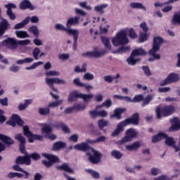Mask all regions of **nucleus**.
I'll use <instances>...</instances> for the list:
<instances>
[{"label":"nucleus","instance_id":"nucleus-59","mask_svg":"<svg viewBox=\"0 0 180 180\" xmlns=\"http://www.w3.org/2000/svg\"><path fill=\"white\" fill-rule=\"evenodd\" d=\"M86 106L85 105H82L81 103H77L73 105V108L75 110H84Z\"/></svg>","mask_w":180,"mask_h":180},{"label":"nucleus","instance_id":"nucleus-48","mask_svg":"<svg viewBox=\"0 0 180 180\" xmlns=\"http://www.w3.org/2000/svg\"><path fill=\"white\" fill-rule=\"evenodd\" d=\"M137 61H140V59H135L134 56L133 54H131V56L127 58V63L129 64V65H136Z\"/></svg>","mask_w":180,"mask_h":180},{"label":"nucleus","instance_id":"nucleus-33","mask_svg":"<svg viewBox=\"0 0 180 180\" xmlns=\"http://www.w3.org/2000/svg\"><path fill=\"white\" fill-rule=\"evenodd\" d=\"M101 41L107 50H112V45H110V41L109 40V38L106 37H101Z\"/></svg>","mask_w":180,"mask_h":180},{"label":"nucleus","instance_id":"nucleus-10","mask_svg":"<svg viewBox=\"0 0 180 180\" xmlns=\"http://www.w3.org/2000/svg\"><path fill=\"white\" fill-rule=\"evenodd\" d=\"M91 151L94 153L93 155L90 152H86V155L89 156V161L94 165L99 164L101 161L102 153L95 150L94 148H91Z\"/></svg>","mask_w":180,"mask_h":180},{"label":"nucleus","instance_id":"nucleus-25","mask_svg":"<svg viewBox=\"0 0 180 180\" xmlns=\"http://www.w3.org/2000/svg\"><path fill=\"white\" fill-rule=\"evenodd\" d=\"M0 140L4 143V144H7V146H13V144H15V141H13L12 138L2 134H0Z\"/></svg>","mask_w":180,"mask_h":180},{"label":"nucleus","instance_id":"nucleus-64","mask_svg":"<svg viewBox=\"0 0 180 180\" xmlns=\"http://www.w3.org/2000/svg\"><path fill=\"white\" fill-rule=\"evenodd\" d=\"M102 105L105 106V108H107V109H109V108L112 106V100H106L105 102L102 103Z\"/></svg>","mask_w":180,"mask_h":180},{"label":"nucleus","instance_id":"nucleus-13","mask_svg":"<svg viewBox=\"0 0 180 180\" xmlns=\"http://www.w3.org/2000/svg\"><path fill=\"white\" fill-rule=\"evenodd\" d=\"M108 53L106 49L102 50L101 51H87L86 53H82V57H88L89 58H99V57H103Z\"/></svg>","mask_w":180,"mask_h":180},{"label":"nucleus","instance_id":"nucleus-15","mask_svg":"<svg viewBox=\"0 0 180 180\" xmlns=\"http://www.w3.org/2000/svg\"><path fill=\"white\" fill-rule=\"evenodd\" d=\"M46 84H48V85H49L52 91H53L54 92H58V90L54 88V84H65V82L64 81V79H60L58 77L46 79Z\"/></svg>","mask_w":180,"mask_h":180},{"label":"nucleus","instance_id":"nucleus-23","mask_svg":"<svg viewBox=\"0 0 180 180\" xmlns=\"http://www.w3.org/2000/svg\"><path fill=\"white\" fill-rule=\"evenodd\" d=\"M77 25H79V17L78 16L69 18L66 22V27L68 29H71L72 26H77Z\"/></svg>","mask_w":180,"mask_h":180},{"label":"nucleus","instance_id":"nucleus-11","mask_svg":"<svg viewBox=\"0 0 180 180\" xmlns=\"http://www.w3.org/2000/svg\"><path fill=\"white\" fill-rule=\"evenodd\" d=\"M6 124L8 126H11L12 127H16V124L18 126L23 127V124H25V121L22 120L20 116L18 115V114H13L11 120L6 121Z\"/></svg>","mask_w":180,"mask_h":180},{"label":"nucleus","instance_id":"nucleus-41","mask_svg":"<svg viewBox=\"0 0 180 180\" xmlns=\"http://www.w3.org/2000/svg\"><path fill=\"white\" fill-rule=\"evenodd\" d=\"M34 140H38V141H43V136L39 134H33L28 139L29 143H33Z\"/></svg>","mask_w":180,"mask_h":180},{"label":"nucleus","instance_id":"nucleus-50","mask_svg":"<svg viewBox=\"0 0 180 180\" xmlns=\"http://www.w3.org/2000/svg\"><path fill=\"white\" fill-rule=\"evenodd\" d=\"M34 59L33 58H25L24 59H21V60H18L17 61V64L18 65H22V64H25V63H33Z\"/></svg>","mask_w":180,"mask_h":180},{"label":"nucleus","instance_id":"nucleus-4","mask_svg":"<svg viewBox=\"0 0 180 180\" xmlns=\"http://www.w3.org/2000/svg\"><path fill=\"white\" fill-rule=\"evenodd\" d=\"M164 44V39L160 37H155L153 38V44L152 49L149 51L150 56H152L155 60H160L161 56L155 53L160 51L161 45Z\"/></svg>","mask_w":180,"mask_h":180},{"label":"nucleus","instance_id":"nucleus-51","mask_svg":"<svg viewBox=\"0 0 180 180\" xmlns=\"http://www.w3.org/2000/svg\"><path fill=\"white\" fill-rule=\"evenodd\" d=\"M75 72H86V63L82 64V69L79 65H77L75 68Z\"/></svg>","mask_w":180,"mask_h":180},{"label":"nucleus","instance_id":"nucleus-52","mask_svg":"<svg viewBox=\"0 0 180 180\" xmlns=\"http://www.w3.org/2000/svg\"><path fill=\"white\" fill-rule=\"evenodd\" d=\"M148 39V35L147 32H140L139 33V42L144 43Z\"/></svg>","mask_w":180,"mask_h":180},{"label":"nucleus","instance_id":"nucleus-36","mask_svg":"<svg viewBox=\"0 0 180 180\" xmlns=\"http://www.w3.org/2000/svg\"><path fill=\"white\" fill-rule=\"evenodd\" d=\"M131 54H132V56L136 57L137 56H146V54H147V53H146V51H144V49L139 48V49H136L132 51Z\"/></svg>","mask_w":180,"mask_h":180},{"label":"nucleus","instance_id":"nucleus-53","mask_svg":"<svg viewBox=\"0 0 180 180\" xmlns=\"http://www.w3.org/2000/svg\"><path fill=\"white\" fill-rule=\"evenodd\" d=\"M28 156L30 157V160H33V161H38V160H40V158H41L40 154L37 153L28 154Z\"/></svg>","mask_w":180,"mask_h":180},{"label":"nucleus","instance_id":"nucleus-54","mask_svg":"<svg viewBox=\"0 0 180 180\" xmlns=\"http://www.w3.org/2000/svg\"><path fill=\"white\" fill-rule=\"evenodd\" d=\"M144 101V96L142 94L136 95L132 99V103H137Z\"/></svg>","mask_w":180,"mask_h":180},{"label":"nucleus","instance_id":"nucleus-22","mask_svg":"<svg viewBox=\"0 0 180 180\" xmlns=\"http://www.w3.org/2000/svg\"><path fill=\"white\" fill-rule=\"evenodd\" d=\"M56 168L60 171H65V172H68V174H75L74 169L70 167V165H68V163H63L60 166H57Z\"/></svg>","mask_w":180,"mask_h":180},{"label":"nucleus","instance_id":"nucleus-55","mask_svg":"<svg viewBox=\"0 0 180 180\" xmlns=\"http://www.w3.org/2000/svg\"><path fill=\"white\" fill-rule=\"evenodd\" d=\"M42 64H43L42 61L36 62V63H34L31 66L26 67L25 70H34L35 68H37L39 65H41Z\"/></svg>","mask_w":180,"mask_h":180},{"label":"nucleus","instance_id":"nucleus-29","mask_svg":"<svg viewBox=\"0 0 180 180\" xmlns=\"http://www.w3.org/2000/svg\"><path fill=\"white\" fill-rule=\"evenodd\" d=\"M109 124V121L104 119H101L98 121V127L99 130H102L103 133H106V129H104L103 127H107Z\"/></svg>","mask_w":180,"mask_h":180},{"label":"nucleus","instance_id":"nucleus-31","mask_svg":"<svg viewBox=\"0 0 180 180\" xmlns=\"http://www.w3.org/2000/svg\"><path fill=\"white\" fill-rule=\"evenodd\" d=\"M130 6L132 9H142V11H147L146 6H144L141 3L132 2L130 4Z\"/></svg>","mask_w":180,"mask_h":180},{"label":"nucleus","instance_id":"nucleus-16","mask_svg":"<svg viewBox=\"0 0 180 180\" xmlns=\"http://www.w3.org/2000/svg\"><path fill=\"white\" fill-rule=\"evenodd\" d=\"M5 8H7L6 15L8 16L11 20H15L16 19V15L13 13V9H16V4L13 3H9L5 5Z\"/></svg>","mask_w":180,"mask_h":180},{"label":"nucleus","instance_id":"nucleus-38","mask_svg":"<svg viewBox=\"0 0 180 180\" xmlns=\"http://www.w3.org/2000/svg\"><path fill=\"white\" fill-rule=\"evenodd\" d=\"M165 139V145L168 146L169 147H173L174 145L176 143L175 139H174V137H169L168 135H167V137Z\"/></svg>","mask_w":180,"mask_h":180},{"label":"nucleus","instance_id":"nucleus-9","mask_svg":"<svg viewBox=\"0 0 180 180\" xmlns=\"http://www.w3.org/2000/svg\"><path fill=\"white\" fill-rule=\"evenodd\" d=\"M39 126L42 127L41 129V133L46 134L49 140L53 141L57 139V136H56V134H51L53 133V127L50 126V124L47 123H41L39 124Z\"/></svg>","mask_w":180,"mask_h":180},{"label":"nucleus","instance_id":"nucleus-7","mask_svg":"<svg viewBox=\"0 0 180 180\" xmlns=\"http://www.w3.org/2000/svg\"><path fill=\"white\" fill-rule=\"evenodd\" d=\"M78 98L83 99L85 103H89L91 99L94 98V94H84L82 93L79 94L77 91V90H75L70 93L68 101V102H74V101Z\"/></svg>","mask_w":180,"mask_h":180},{"label":"nucleus","instance_id":"nucleus-34","mask_svg":"<svg viewBox=\"0 0 180 180\" xmlns=\"http://www.w3.org/2000/svg\"><path fill=\"white\" fill-rule=\"evenodd\" d=\"M85 171L87 172V174H90V175H91L92 178H94V179H99L101 176L99 172H95L94 169H86Z\"/></svg>","mask_w":180,"mask_h":180},{"label":"nucleus","instance_id":"nucleus-37","mask_svg":"<svg viewBox=\"0 0 180 180\" xmlns=\"http://www.w3.org/2000/svg\"><path fill=\"white\" fill-rule=\"evenodd\" d=\"M28 32L30 33H32L34 36V37H39V28H37V26L36 25H32L28 28Z\"/></svg>","mask_w":180,"mask_h":180},{"label":"nucleus","instance_id":"nucleus-27","mask_svg":"<svg viewBox=\"0 0 180 180\" xmlns=\"http://www.w3.org/2000/svg\"><path fill=\"white\" fill-rule=\"evenodd\" d=\"M13 169L14 171H18L19 172H22L23 174H25L24 179H29V176H30V173H29V172L23 169L22 167H20V166H19V165L16 164V165H13Z\"/></svg>","mask_w":180,"mask_h":180},{"label":"nucleus","instance_id":"nucleus-5","mask_svg":"<svg viewBox=\"0 0 180 180\" xmlns=\"http://www.w3.org/2000/svg\"><path fill=\"white\" fill-rule=\"evenodd\" d=\"M175 112V107L172 105H165L162 108L161 107L156 108V116L157 119H161L162 117H167L171 116Z\"/></svg>","mask_w":180,"mask_h":180},{"label":"nucleus","instance_id":"nucleus-61","mask_svg":"<svg viewBox=\"0 0 180 180\" xmlns=\"http://www.w3.org/2000/svg\"><path fill=\"white\" fill-rule=\"evenodd\" d=\"M129 37H130V39L137 38V34H136V31H134V29L130 28L129 30Z\"/></svg>","mask_w":180,"mask_h":180},{"label":"nucleus","instance_id":"nucleus-2","mask_svg":"<svg viewBox=\"0 0 180 180\" xmlns=\"http://www.w3.org/2000/svg\"><path fill=\"white\" fill-rule=\"evenodd\" d=\"M140 123V114L139 112H136L133 114L131 117L127 118L124 120L120 122L115 130L112 132V137H116V136H119L122 131L124 130V127L125 126H129V124H133L134 126H139Z\"/></svg>","mask_w":180,"mask_h":180},{"label":"nucleus","instance_id":"nucleus-8","mask_svg":"<svg viewBox=\"0 0 180 180\" xmlns=\"http://www.w3.org/2000/svg\"><path fill=\"white\" fill-rule=\"evenodd\" d=\"M42 156L44 158H46L47 160H42V164L46 167V168H51L53 167V164H57V162H60V158L58 156L53 155V154H48V153H42Z\"/></svg>","mask_w":180,"mask_h":180},{"label":"nucleus","instance_id":"nucleus-30","mask_svg":"<svg viewBox=\"0 0 180 180\" xmlns=\"http://www.w3.org/2000/svg\"><path fill=\"white\" fill-rule=\"evenodd\" d=\"M29 22H30V17H27L21 22L16 24L14 26V29L15 30H18L19 29H22V27H25L26 25H27L29 23Z\"/></svg>","mask_w":180,"mask_h":180},{"label":"nucleus","instance_id":"nucleus-60","mask_svg":"<svg viewBox=\"0 0 180 180\" xmlns=\"http://www.w3.org/2000/svg\"><path fill=\"white\" fill-rule=\"evenodd\" d=\"M103 79L105 82H108V84H112V82L115 81V77H113V76H111V75H106L103 77Z\"/></svg>","mask_w":180,"mask_h":180},{"label":"nucleus","instance_id":"nucleus-24","mask_svg":"<svg viewBox=\"0 0 180 180\" xmlns=\"http://www.w3.org/2000/svg\"><path fill=\"white\" fill-rule=\"evenodd\" d=\"M55 29L56 30H60V32H66L68 34H72L77 30L68 29V27H65L62 24H56L55 26Z\"/></svg>","mask_w":180,"mask_h":180},{"label":"nucleus","instance_id":"nucleus-12","mask_svg":"<svg viewBox=\"0 0 180 180\" xmlns=\"http://www.w3.org/2000/svg\"><path fill=\"white\" fill-rule=\"evenodd\" d=\"M136 137H137V131L134 128H129L126 131L125 136L121 139L120 143L124 144V143L131 141Z\"/></svg>","mask_w":180,"mask_h":180},{"label":"nucleus","instance_id":"nucleus-18","mask_svg":"<svg viewBox=\"0 0 180 180\" xmlns=\"http://www.w3.org/2000/svg\"><path fill=\"white\" fill-rule=\"evenodd\" d=\"M124 108H117L114 110V113L110 116V119H117V120H122V115L126 112Z\"/></svg>","mask_w":180,"mask_h":180},{"label":"nucleus","instance_id":"nucleus-45","mask_svg":"<svg viewBox=\"0 0 180 180\" xmlns=\"http://www.w3.org/2000/svg\"><path fill=\"white\" fill-rule=\"evenodd\" d=\"M23 174L22 173H18V172H10L7 176L8 178H10L11 179H13V178H23Z\"/></svg>","mask_w":180,"mask_h":180},{"label":"nucleus","instance_id":"nucleus-40","mask_svg":"<svg viewBox=\"0 0 180 180\" xmlns=\"http://www.w3.org/2000/svg\"><path fill=\"white\" fill-rule=\"evenodd\" d=\"M86 141L89 144H92L94 143H103L104 141H106V136H101L100 137L97 138L96 141H93V140H91V139H87Z\"/></svg>","mask_w":180,"mask_h":180},{"label":"nucleus","instance_id":"nucleus-43","mask_svg":"<svg viewBox=\"0 0 180 180\" xmlns=\"http://www.w3.org/2000/svg\"><path fill=\"white\" fill-rule=\"evenodd\" d=\"M15 35L18 39H26V37H30L26 31H15Z\"/></svg>","mask_w":180,"mask_h":180},{"label":"nucleus","instance_id":"nucleus-49","mask_svg":"<svg viewBox=\"0 0 180 180\" xmlns=\"http://www.w3.org/2000/svg\"><path fill=\"white\" fill-rule=\"evenodd\" d=\"M111 155L112 157H114V158H115L116 160H120V158L123 157V154H122L120 151L116 150L112 151Z\"/></svg>","mask_w":180,"mask_h":180},{"label":"nucleus","instance_id":"nucleus-46","mask_svg":"<svg viewBox=\"0 0 180 180\" xmlns=\"http://www.w3.org/2000/svg\"><path fill=\"white\" fill-rule=\"evenodd\" d=\"M143 103L141 104L142 108H144V106H147L150 103V101H153V95H148L143 100Z\"/></svg>","mask_w":180,"mask_h":180},{"label":"nucleus","instance_id":"nucleus-62","mask_svg":"<svg viewBox=\"0 0 180 180\" xmlns=\"http://www.w3.org/2000/svg\"><path fill=\"white\" fill-rule=\"evenodd\" d=\"M61 103H63V100H60L58 101H55V102H52L50 103L48 105V108H56V106H58V105H61Z\"/></svg>","mask_w":180,"mask_h":180},{"label":"nucleus","instance_id":"nucleus-21","mask_svg":"<svg viewBox=\"0 0 180 180\" xmlns=\"http://www.w3.org/2000/svg\"><path fill=\"white\" fill-rule=\"evenodd\" d=\"M19 8L21 11H26V9L34 11V6L29 0H23L22 2H20L19 4Z\"/></svg>","mask_w":180,"mask_h":180},{"label":"nucleus","instance_id":"nucleus-63","mask_svg":"<svg viewBox=\"0 0 180 180\" xmlns=\"http://www.w3.org/2000/svg\"><path fill=\"white\" fill-rule=\"evenodd\" d=\"M142 70H143L146 77H150L151 75V71H150V68H148V66H143Z\"/></svg>","mask_w":180,"mask_h":180},{"label":"nucleus","instance_id":"nucleus-28","mask_svg":"<svg viewBox=\"0 0 180 180\" xmlns=\"http://www.w3.org/2000/svg\"><path fill=\"white\" fill-rule=\"evenodd\" d=\"M165 137H167V134L160 132L152 136V143H158V141H161V140L165 139Z\"/></svg>","mask_w":180,"mask_h":180},{"label":"nucleus","instance_id":"nucleus-3","mask_svg":"<svg viewBox=\"0 0 180 180\" xmlns=\"http://www.w3.org/2000/svg\"><path fill=\"white\" fill-rule=\"evenodd\" d=\"M30 43V39L18 41L15 38L8 37L2 41V45L9 49V50H16L18 46H27Z\"/></svg>","mask_w":180,"mask_h":180},{"label":"nucleus","instance_id":"nucleus-17","mask_svg":"<svg viewBox=\"0 0 180 180\" xmlns=\"http://www.w3.org/2000/svg\"><path fill=\"white\" fill-rule=\"evenodd\" d=\"M1 22H0V34L1 36H4L6 30H9L11 29V24L8 21V20L5 18H0Z\"/></svg>","mask_w":180,"mask_h":180},{"label":"nucleus","instance_id":"nucleus-32","mask_svg":"<svg viewBox=\"0 0 180 180\" xmlns=\"http://www.w3.org/2000/svg\"><path fill=\"white\" fill-rule=\"evenodd\" d=\"M141 146V144L140 143V142L136 141L131 145H127L126 148L129 151H134V150H137V148H139Z\"/></svg>","mask_w":180,"mask_h":180},{"label":"nucleus","instance_id":"nucleus-35","mask_svg":"<svg viewBox=\"0 0 180 180\" xmlns=\"http://www.w3.org/2000/svg\"><path fill=\"white\" fill-rule=\"evenodd\" d=\"M72 34L74 37L73 50L77 51V43L78 42V36L79 34V32L78 31V30H77Z\"/></svg>","mask_w":180,"mask_h":180},{"label":"nucleus","instance_id":"nucleus-19","mask_svg":"<svg viewBox=\"0 0 180 180\" xmlns=\"http://www.w3.org/2000/svg\"><path fill=\"white\" fill-rule=\"evenodd\" d=\"M172 126L169 128V131H178L180 130V120L178 117H174L170 120Z\"/></svg>","mask_w":180,"mask_h":180},{"label":"nucleus","instance_id":"nucleus-39","mask_svg":"<svg viewBox=\"0 0 180 180\" xmlns=\"http://www.w3.org/2000/svg\"><path fill=\"white\" fill-rule=\"evenodd\" d=\"M106 8H108V4H101V5L96 6L94 7V11H96V12H98V13H101L102 15L105 12L103 10Z\"/></svg>","mask_w":180,"mask_h":180},{"label":"nucleus","instance_id":"nucleus-58","mask_svg":"<svg viewBox=\"0 0 180 180\" xmlns=\"http://www.w3.org/2000/svg\"><path fill=\"white\" fill-rule=\"evenodd\" d=\"M130 46H121L116 51V53H127L130 51Z\"/></svg>","mask_w":180,"mask_h":180},{"label":"nucleus","instance_id":"nucleus-20","mask_svg":"<svg viewBox=\"0 0 180 180\" xmlns=\"http://www.w3.org/2000/svg\"><path fill=\"white\" fill-rule=\"evenodd\" d=\"M88 143H89L86 141V142H82L81 143L76 144L74 146V148L75 150H77L78 151H86V153H88L89 151H91V148H91Z\"/></svg>","mask_w":180,"mask_h":180},{"label":"nucleus","instance_id":"nucleus-57","mask_svg":"<svg viewBox=\"0 0 180 180\" xmlns=\"http://www.w3.org/2000/svg\"><path fill=\"white\" fill-rule=\"evenodd\" d=\"M172 23L174 25H175V23H178L179 25H180V13H176L174 15Z\"/></svg>","mask_w":180,"mask_h":180},{"label":"nucleus","instance_id":"nucleus-56","mask_svg":"<svg viewBox=\"0 0 180 180\" xmlns=\"http://www.w3.org/2000/svg\"><path fill=\"white\" fill-rule=\"evenodd\" d=\"M41 53L40 49L39 47H36L32 51V56L34 58V60H39V56Z\"/></svg>","mask_w":180,"mask_h":180},{"label":"nucleus","instance_id":"nucleus-1","mask_svg":"<svg viewBox=\"0 0 180 180\" xmlns=\"http://www.w3.org/2000/svg\"><path fill=\"white\" fill-rule=\"evenodd\" d=\"M14 139L19 141V150L21 154H24L23 156H18L15 159V164L18 165H30L32 164V159L29 157V153L26 150V138L22 135V134H17Z\"/></svg>","mask_w":180,"mask_h":180},{"label":"nucleus","instance_id":"nucleus-14","mask_svg":"<svg viewBox=\"0 0 180 180\" xmlns=\"http://www.w3.org/2000/svg\"><path fill=\"white\" fill-rule=\"evenodd\" d=\"M178 81H179V75L176 73H170L165 79L160 82V86H165V85L172 84V82H178Z\"/></svg>","mask_w":180,"mask_h":180},{"label":"nucleus","instance_id":"nucleus-47","mask_svg":"<svg viewBox=\"0 0 180 180\" xmlns=\"http://www.w3.org/2000/svg\"><path fill=\"white\" fill-rule=\"evenodd\" d=\"M114 98L115 99H120V101H122V99H124L126 102H130L131 103H133V99L130 98L129 96H123L120 95H114Z\"/></svg>","mask_w":180,"mask_h":180},{"label":"nucleus","instance_id":"nucleus-6","mask_svg":"<svg viewBox=\"0 0 180 180\" xmlns=\"http://www.w3.org/2000/svg\"><path fill=\"white\" fill-rule=\"evenodd\" d=\"M113 46L117 47L119 46H124L129 44V39L127 38V32L126 31H120L112 39Z\"/></svg>","mask_w":180,"mask_h":180},{"label":"nucleus","instance_id":"nucleus-42","mask_svg":"<svg viewBox=\"0 0 180 180\" xmlns=\"http://www.w3.org/2000/svg\"><path fill=\"white\" fill-rule=\"evenodd\" d=\"M23 134L24 136H25V137H27L28 139H30V137L32 136L33 133L30 131L29 126L25 125L23 127Z\"/></svg>","mask_w":180,"mask_h":180},{"label":"nucleus","instance_id":"nucleus-26","mask_svg":"<svg viewBox=\"0 0 180 180\" xmlns=\"http://www.w3.org/2000/svg\"><path fill=\"white\" fill-rule=\"evenodd\" d=\"M67 147V143L63 141H57L53 143L52 146L53 151H58L61 150V148H65Z\"/></svg>","mask_w":180,"mask_h":180},{"label":"nucleus","instance_id":"nucleus-44","mask_svg":"<svg viewBox=\"0 0 180 180\" xmlns=\"http://www.w3.org/2000/svg\"><path fill=\"white\" fill-rule=\"evenodd\" d=\"M39 113L41 116H47L50 115V108H39Z\"/></svg>","mask_w":180,"mask_h":180}]
</instances>
